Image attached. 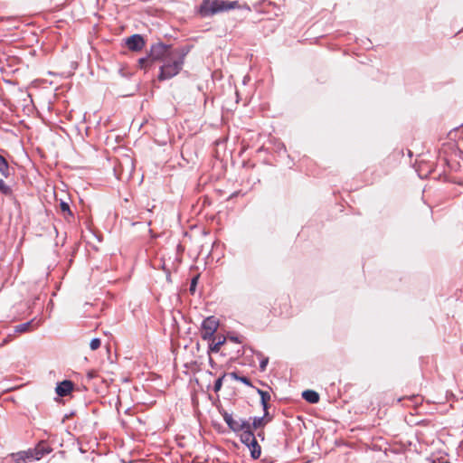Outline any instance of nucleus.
<instances>
[{
  "instance_id": "f257e3e1",
  "label": "nucleus",
  "mask_w": 463,
  "mask_h": 463,
  "mask_svg": "<svg viewBox=\"0 0 463 463\" xmlns=\"http://www.w3.org/2000/svg\"><path fill=\"white\" fill-rule=\"evenodd\" d=\"M223 420L227 426L233 432L241 431L240 439L250 449V457L253 459H257L260 457L261 448L256 439V436L251 430V426L249 420H234L232 415L226 411L221 412Z\"/></svg>"
},
{
  "instance_id": "f03ea898",
  "label": "nucleus",
  "mask_w": 463,
  "mask_h": 463,
  "mask_svg": "<svg viewBox=\"0 0 463 463\" xmlns=\"http://www.w3.org/2000/svg\"><path fill=\"white\" fill-rule=\"evenodd\" d=\"M187 53L188 51L182 48L179 51H176L175 54L172 56V58L164 61L157 76L158 80L164 81L176 76L184 67Z\"/></svg>"
},
{
  "instance_id": "7ed1b4c3",
  "label": "nucleus",
  "mask_w": 463,
  "mask_h": 463,
  "mask_svg": "<svg viewBox=\"0 0 463 463\" xmlns=\"http://www.w3.org/2000/svg\"><path fill=\"white\" fill-rule=\"evenodd\" d=\"M239 6L237 1L203 0L197 9V14L204 18L219 13L226 12Z\"/></svg>"
},
{
  "instance_id": "20e7f679",
  "label": "nucleus",
  "mask_w": 463,
  "mask_h": 463,
  "mask_svg": "<svg viewBox=\"0 0 463 463\" xmlns=\"http://www.w3.org/2000/svg\"><path fill=\"white\" fill-rule=\"evenodd\" d=\"M179 50L180 49L172 50L171 45L158 42L151 45L148 54L152 61H164L166 59L172 58V56L175 54V52Z\"/></svg>"
},
{
  "instance_id": "39448f33",
  "label": "nucleus",
  "mask_w": 463,
  "mask_h": 463,
  "mask_svg": "<svg viewBox=\"0 0 463 463\" xmlns=\"http://www.w3.org/2000/svg\"><path fill=\"white\" fill-rule=\"evenodd\" d=\"M219 327V320L213 316H210L203 319L200 334L203 340H211Z\"/></svg>"
},
{
  "instance_id": "423d86ee",
  "label": "nucleus",
  "mask_w": 463,
  "mask_h": 463,
  "mask_svg": "<svg viewBox=\"0 0 463 463\" xmlns=\"http://www.w3.org/2000/svg\"><path fill=\"white\" fill-rule=\"evenodd\" d=\"M126 45L132 52H139L145 47L146 42L141 34H133L126 39Z\"/></svg>"
},
{
  "instance_id": "0eeeda50",
  "label": "nucleus",
  "mask_w": 463,
  "mask_h": 463,
  "mask_svg": "<svg viewBox=\"0 0 463 463\" xmlns=\"http://www.w3.org/2000/svg\"><path fill=\"white\" fill-rule=\"evenodd\" d=\"M31 450L33 451V460H39L44 455L49 454L52 451V449L46 442L41 441L33 449Z\"/></svg>"
},
{
  "instance_id": "6e6552de",
  "label": "nucleus",
  "mask_w": 463,
  "mask_h": 463,
  "mask_svg": "<svg viewBox=\"0 0 463 463\" xmlns=\"http://www.w3.org/2000/svg\"><path fill=\"white\" fill-rule=\"evenodd\" d=\"M73 386L74 384L71 381L64 380L57 384L55 392L60 397H64L71 393Z\"/></svg>"
},
{
  "instance_id": "1a4fd4ad",
  "label": "nucleus",
  "mask_w": 463,
  "mask_h": 463,
  "mask_svg": "<svg viewBox=\"0 0 463 463\" xmlns=\"http://www.w3.org/2000/svg\"><path fill=\"white\" fill-rule=\"evenodd\" d=\"M40 320L36 321L35 319H32L28 322L16 326L14 331L16 333L31 332L37 329L40 326Z\"/></svg>"
},
{
  "instance_id": "9d476101",
  "label": "nucleus",
  "mask_w": 463,
  "mask_h": 463,
  "mask_svg": "<svg viewBox=\"0 0 463 463\" xmlns=\"http://www.w3.org/2000/svg\"><path fill=\"white\" fill-rule=\"evenodd\" d=\"M33 451L31 449L27 451H19L13 453V460L14 463H27L28 460H33Z\"/></svg>"
},
{
  "instance_id": "9b49d317",
  "label": "nucleus",
  "mask_w": 463,
  "mask_h": 463,
  "mask_svg": "<svg viewBox=\"0 0 463 463\" xmlns=\"http://www.w3.org/2000/svg\"><path fill=\"white\" fill-rule=\"evenodd\" d=\"M302 397L309 403L315 404L319 402L320 396L318 392L313 390H306L302 392Z\"/></svg>"
},
{
  "instance_id": "f8f14e48",
  "label": "nucleus",
  "mask_w": 463,
  "mask_h": 463,
  "mask_svg": "<svg viewBox=\"0 0 463 463\" xmlns=\"http://www.w3.org/2000/svg\"><path fill=\"white\" fill-rule=\"evenodd\" d=\"M257 392L260 396V403L262 405L263 410H269V402L270 401V394L267 391H263L261 389L257 388Z\"/></svg>"
},
{
  "instance_id": "ddd939ff",
  "label": "nucleus",
  "mask_w": 463,
  "mask_h": 463,
  "mask_svg": "<svg viewBox=\"0 0 463 463\" xmlns=\"http://www.w3.org/2000/svg\"><path fill=\"white\" fill-rule=\"evenodd\" d=\"M212 340V343L209 345V350L210 352H213V353H218L220 351V348L221 346L224 344L225 342V337L223 336H219L218 337V341L217 342H214L215 338L213 336V338L211 339Z\"/></svg>"
},
{
  "instance_id": "4468645a",
  "label": "nucleus",
  "mask_w": 463,
  "mask_h": 463,
  "mask_svg": "<svg viewBox=\"0 0 463 463\" xmlns=\"http://www.w3.org/2000/svg\"><path fill=\"white\" fill-rule=\"evenodd\" d=\"M229 375H230L232 379H234V380H236V381H239V382H241V383H244V384H245V385H247V386L253 387V385H252L251 381L250 380V378H248V377H246V376H241V375H240V373H239L238 372H236V371H234V372H231V373H229Z\"/></svg>"
},
{
  "instance_id": "2eb2a0df",
  "label": "nucleus",
  "mask_w": 463,
  "mask_h": 463,
  "mask_svg": "<svg viewBox=\"0 0 463 463\" xmlns=\"http://www.w3.org/2000/svg\"><path fill=\"white\" fill-rule=\"evenodd\" d=\"M60 209H61V212L63 213L64 218L66 220L70 221V218H73V213H72L68 203H66L64 201H61Z\"/></svg>"
},
{
  "instance_id": "dca6fc26",
  "label": "nucleus",
  "mask_w": 463,
  "mask_h": 463,
  "mask_svg": "<svg viewBox=\"0 0 463 463\" xmlns=\"http://www.w3.org/2000/svg\"><path fill=\"white\" fill-rule=\"evenodd\" d=\"M0 173L7 178L10 175V168L6 159L0 155Z\"/></svg>"
},
{
  "instance_id": "f3484780",
  "label": "nucleus",
  "mask_w": 463,
  "mask_h": 463,
  "mask_svg": "<svg viewBox=\"0 0 463 463\" xmlns=\"http://www.w3.org/2000/svg\"><path fill=\"white\" fill-rule=\"evenodd\" d=\"M251 419H252V422L250 424L251 430H260V429H264V427L266 426V424L263 421V418H261V417H253Z\"/></svg>"
},
{
  "instance_id": "a211bd4d",
  "label": "nucleus",
  "mask_w": 463,
  "mask_h": 463,
  "mask_svg": "<svg viewBox=\"0 0 463 463\" xmlns=\"http://www.w3.org/2000/svg\"><path fill=\"white\" fill-rule=\"evenodd\" d=\"M152 59L149 57V54H147L146 57H142L138 59V65L141 69H146L152 63Z\"/></svg>"
},
{
  "instance_id": "6ab92c4d",
  "label": "nucleus",
  "mask_w": 463,
  "mask_h": 463,
  "mask_svg": "<svg viewBox=\"0 0 463 463\" xmlns=\"http://www.w3.org/2000/svg\"><path fill=\"white\" fill-rule=\"evenodd\" d=\"M0 192L5 195H11L13 193L11 187L7 185L2 179H0Z\"/></svg>"
},
{
  "instance_id": "aec40b11",
  "label": "nucleus",
  "mask_w": 463,
  "mask_h": 463,
  "mask_svg": "<svg viewBox=\"0 0 463 463\" xmlns=\"http://www.w3.org/2000/svg\"><path fill=\"white\" fill-rule=\"evenodd\" d=\"M225 376H226V373H224L221 377H219L215 381L214 385H213V391L215 392H218L222 389V382H223V379H224Z\"/></svg>"
},
{
  "instance_id": "412c9836",
  "label": "nucleus",
  "mask_w": 463,
  "mask_h": 463,
  "mask_svg": "<svg viewBox=\"0 0 463 463\" xmlns=\"http://www.w3.org/2000/svg\"><path fill=\"white\" fill-rule=\"evenodd\" d=\"M198 279H199V275H196L191 280L189 291H190V293L192 295H194L195 293V291H196V286H197V283H198Z\"/></svg>"
},
{
  "instance_id": "4be33fe9",
  "label": "nucleus",
  "mask_w": 463,
  "mask_h": 463,
  "mask_svg": "<svg viewBox=\"0 0 463 463\" xmlns=\"http://www.w3.org/2000/svg\"><path fill=\"white\" fill-rule=\"evenodd\" d=\"M101 340L99 338H93L90 343L91 350H97L100 347Z\"/></svg>"
},
{
  "instance_id": "5701e85b",
  "label": "nucleus",
  "mask_w": 463,
  "mask_h": 463,
  "mask_svg": "<svg viewBox=\"0 0 463 463\" xmlns=\"http://www.w3.org/2000/svg\"><path fill=\"white\" fill-rule=\"evenodd\" d=\"M263 412L264 413H263V416L261 418H263V421L267 425L268 423L272 421L273 416L270 415V413L269 412V410H263Z\"/></svg>"
},
{
  "instance_id": "b1692460",
  "label": "nucleus",
  "mask_w": 463,
  "mask_h": 463,
  "mask_svg": "<svg viewBox=\"0 0 463 463\" xmlns=\"http://www.w3.org/2000/svg\"><path fill=\"white\" fill-rule=\"evenodd\" d=\"M182 246L178 244L176 246V252H175V260L179 264L181 262V255H182Z\"/></svg>"
},
{
  "instance_id": "393cba45",
  "label": "nucleus",
  "mask_w": 463,
  "mask_h": 463,
  "mask_svg": "<svg viewBox=\"0 0 463 463\" xmlns=\"http://www.w3.org/2000/svg\"><path fill=\"white\" fill-rule=\"evenodd\" d=\"M268 364H269V357H263L260 362V370L262 372L265 371Z\"/></svg>"
},
{
  "instance_id": "a878e982",
  "label": "nucleus",
  "mask_w": 463,
  "mask_h": 463,
  "mask_svg": "<svg viewBox=\"0 0 463 463\" xmlns=\"http://www.w3.org/2000/svg\"><path fill=\"white\" fill-rule=\"evenodd\" d=\"M1 463H14L13 460V453L7 455L6 457L3 458Z\"/></svg>"
},
{
  "instance_id": "bb28decb",
  "label": "nucleus",
  "mask_w": 463,
  "mask_h": 463,
  "mask_svg": "<svg viewBox=\"0 0 463 463\" xmlns=\"http://www.w3.org/2000/svg\"><path fill=\"white\" fill-rule=\"evenodd\" d=\"M257 436H258L260 439H262V440L264 439V430H263V429H260V431H258Z\"/></svg>"
},
{
  "instance_id": "cd10ccee",
  "label": "nucleus",
  "mask_w": 463,
  "mask_h": 463,
  "mask_svg": "<svg viewBox=\"0 0 463 463\" xmlns=\"http://www.w3.org/2000/svg\"><path fill=\"white\" fill-rule=\"evenodd\" d=\"M231 339H232V341H234V342H239L238 337H231Z\"/></svg>"
},
{
  "instance_id": "c85d7f7f",
  "label": "nucleus",
  "mask_w": 463,
  "mask_h": 463,
  "mask_svg": "<svg viewBox=\"0 0 463 463\" xmlns=\"http://www.w3.org/2000/svg\"><path fill=\"white\" fill-rule=\"evenodd\" d=\"M210 364L211 365H213V360L212 358H210Z\"/></svg>"
}]
</instances>
